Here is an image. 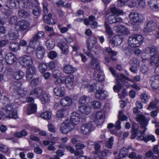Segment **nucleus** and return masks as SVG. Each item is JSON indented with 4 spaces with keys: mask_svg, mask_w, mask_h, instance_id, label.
<instances>
[{
    "mask_svg": "<svg viewBox=\"0 0 159 159\" xmlns=\"http://www.w3.org/2000/svg\"><path fill=\"white\" fill-rule=\"evenodd\" d=\"M97 42L96 38L93 35L88 37L87 40L86 47L87 51L85 54L87 56L93 57V54H103L104 52L102 48L98 45H95Z\"/></svg>",
    "mask_w": 159,
    "mask_h": 159,
    "instance_id": "1",
    "label": "nucleus"
},
{
    "mask_svg": "<svg viewBox=\"0 0 159 159\" xmlns=\"http://www.w3.org/2000/svg\"><path fill=\"white\" fill-rule=\"evenodd\" d=\"M20 63L23 67H30L26 70V76L27 80H30L36 73V68L34 66H31L33 63L31 57L27 55L23 56L20 58Z\"/></svg>",
    "mask_w": 159,
    "mask_h": 159,
    "instance_id": "2",
    "label": "nucleus"
},
{
    "mask_svg": "<svg viewBox=\"0 0 159 159\" xmlns=\"http://www.w3.org/2000/svg\"><path fill=\"white\" fill-rule=\"evenodd\" d=\"M146 52L147 53L142 52L141 54V57L143 61L148 60L147 56L148 53H150L151 63L157 66L159 64V53L157 48L156 47H148L146 48Z\"/></svg>",
    "mask_w": 159,
    "mask_h": 159,
    "instance_id": "3",
    "label": "nucleus"
},
{
    "mask_svg": "<svg viewBox=\"0 0 159 159\" xmlns=\"http://www.w3.org/2000/svg\"><path fill=\"white\" fill-rule=\"evenodd\" d=\"M2 109L7 114V115L5 116L6 118L13 119L18 118L17 111L16 108V106L14 103H12L10 104L7 105L3 107Z\"/></svg>",
    "mask_w": 159,
    "mask_h": 159,
    "instance_id": "4",
    "label": "nucleus"
},
{
    "mask_svg": "<svg viewBox=\"0 0 159 159\" xmlns=\"http://www.w3.org/2000/svg\"><path fill=\"white\" fill-rule=\"evenodd\" d=\"M144 38L140 34H134L128 39V43L131 48L139 47L143 42Z\"/></svg>",
    "mask_w": 159,
    "mask_h": 159,
    "instance_id": "5",
    "label": "nucleus"
},
{
    "mask_svg": "<svg viewBox=\"0 0 159 159\" xmlns=\"http://www.w3.org/2000/svg\"><path fill=\"white\" fill-rule=\"evenodd\" d=\"M72 126H74L68 120H66L61 123L60 131L63 134H67L73 129V128L72 127Z\"/></svg>",
    "mask_w": 159,
    "mask_h": 159,
    "instance_id": "6",
    "label": "nucleus"
},
{
    "mask_svg": "<svg viewBox=\"0 0 159 159\" xmlns=\"http://www.w3.org/2000/svg\"><path fill=\"white\" fill-rule=\"evenodd\" d=\"M48 4L46 2L43 3V9L44 14L43 17V20L45 23L49 25L52 24V23L51 22L52 15V13H49L47 15L46 14L48 13V9L47 7Z\"/></svg>",
    "mask_w": 159,
    "mask_h": 159,
    "instance_id": "7",
    "label": "nucleus"
},
{
    "mask_svg": "<svg viewBox=\"0 0 159 159\" xmlns=\"http://www.w3.org/2000/svg\"><path fill=\"white\" fill-rule=\"evenodd\" d=\"M58 47L61 51V53L64 55L68 54L69 47L67 44L63 40L60 39L57 42Z\"/></svg>",
    "mask_w": 159,
    "mask_h": 159,
    "instance_id": "8",
    "label": "nucleus"
},
{
    "mask_svg": "<svg viewBox=\"0 0 159 159\" xmlns=\"http://www.w3.org/2000/svg\"><path fill=\"white\" fill-rule=\"evenodd\" d=\"M99 54L95 53V54H93V57L88 56L89 57L91 58V60L90 61L91 67L92 68L96 70L94 72L93 75H95V72L98 71H100V72H102L101 69L99 66V63L94 57L95 56H97V55Z\"/></svg>",
    "mask_w": 159,
    "mask_h": 159,
    "instance_id": "9",
    "label": "nucleus"
},
{
    "mask_svg": "<svg viewBox=\"0 0 159 159\" xmlns=\"http://www.w3.org/2000/svg\"><path fill=\"white\" fill-rule=\"evenodd\" d=\"M45 33L43 31H38L33 36L32 38L30 40L35 43L36 45H40V40L44 37Z\"/></svg>",
    "mask_w": 159,
    "mask_h": 159,
    "instance_id": "10",
    "label": "nucleus"
},
{
    "mask_svg": "<svg viewBox=\"0 0 159 159\" xmlns=\"http://www.w3.org/2000/svg\"><path fill=\"white\" fill-rule=\"evenodd\" d=\"M108 93L105 90L99 88L96 90L95 96L97 98L100 100L106 99L108 97Z\"/></svg>",
    "mask_w": 159,
    "mask_h": 159,
    "instance_id": "11",
    "label": "nucleus"
},
{
    "mask_svg": "<svg viewBox=\"0 0 159 159\" xmlns=\"http://www.w3.org/2000/svg\"><path fill=\"white\" fill-rule=\"evenodd\" d=\"M156 75H153L150 79V83L152 88L154 89H159V75L156 73Z\"/></svg>",
    "mask_w": 159,
    "mask_h": 159,
    "instance_id": "12",
    "label": "nucleus"
},
{
    "mask_svg": "<svg viewBox=\"0 0 159 159\" xmlns=\"http://www.w3.org/2000/svg\"><path fill=\"white\" fill-rule=\"evenodd\" d=\"M29 25L30 23L27 21L24 20H20L17 22L16 24L15 28H16L18 27L19 31H24L29 28Z\"/></svg>",
    "mask_w": 159,
    "mask_h": 159,
    "instance_id": "13",
    "label": "nucleus"
},
{
    "mask_svg": "<svg viewBox=\"0 0 159 159\" xmlns=\"http://www.w3.org/2000/svg\"><path fill=\"white\" fill-rule=\"evenodd\" d=\"M157 24L153 20L148 21L147 22L146 26L144 28L143 31L145 34L151 32L155 29Z\"/></svg>",
    "mask_w": 159,
    "mask_h": 159,
    "instance_id": "14",
    "label": "nucleus"
},
{
    "mask_svg": "<svg viewBox=\"0 0 159 159\" xmlns=\"http://www.w3.org/2000/svg\"><path fill=\"white\" fill-rule=\"evenodd\" d=\"M139 14L135 12L131 13L129 15L130 22L132 24L137 22H141L143 20L139 17Z\"/></svg>",
    "mask_w": 159,
    "mask_h": 159,
    "instance_id": "15",
    "label": "nucleus"
},
{
    "mask_svg": "<svg viewBox=\"0 0 159 159\" xmlns=\"http://www.w3.org/2000/svg\"><path fill=\"white\" fill-rule=\"evenodd\" d=\"M5 59L7 64L12 65L17 61V59L15 54L11 53H8L5 56Z\"/></svg>",
    "mask_w": 159,
    "mask_h": 159,
    "instance_id": "16",
    "label": "nucleus"
},
{
    "mask_svg": "<svg viewBox=\"0 0 159 159\" xmlns=\"http://www.w3.org/2000/svg\"><path fill=\"white\" fill-rule=\"evenodd\" d=\"M36 45L30 41L28 45L24 48V52L25 53L32 55L34 52Z\"/></svg>",
    "mask_w": 159,
    "mask_h": 159,
    "instance_id": "17",
    "label": "nucleus"
},
{
    "mask_svg": "<svg viewBox=\"0 0 159 159\" xmlns=\"http://www.w3.org/2000/svg\"><path fill=\"white\" fill-rule=\"evenodd\" d=\"M70 117V121L74 126L79 123L81 116L76 112H73Z\"/></svg>",
    "mask_w": 159,
    "mask_h": 159,
    "instance_id": "18",
    "label": "nucleus"
},
{
    "mask_svg": "<svg viewBox=\"0 0 159 159\" xmlns=\"http://www.w3.org/2000/svg\"><path fill=\"white\" fill-rule=\"evenodd\" d=\"M103 116L102 111H98L96 112L95 116L94 121L97 125L100 126L103 123L104 120L102 118Z\"/></svg>",
    "mask_w": 159,
    "mask_h": 159,
    "instance_id": "19",
    "label": "nucleus"
},
{
    "mask_svg": "<svg viewBox=\"0 0 159 159\" xmlns=\"http://www.w3.org/2000/svg\"><path fill=\"white\" fill-rule=\"evenodd\" d=\"M136 120L142 128L145 127L148 124L149 120L147 119L145 116L142 114L139 115L136 118Z\"/></svg>",
    "mask_w": 159,
    "mask_h": 159,
    "instance_id": "20",
    "label": "nucleus"
},
{
    "mask_svg": "<svg viewBox=\"0 0 159 159\" xmlns=\"http://www.w3.org/2000/svg\"><path fill=\"white\" fill-rule=\"evenodd\" d=\"M93 127V125L91 123L84 124L81 126V132L84 135H87L91 131Z\"/></svg>",
    "mask_w": 159,
    "mask_h": 159,
    "instance_id": "21",
    "label": "nucleus"
},
{
    "mask_svg": "<svg viewBox=\"0 0 159 159\" xmlns=\"http://www.w3.org/2000/svg\"><path fill=\"white\" fill-rule=\"evenodd\" d=\"M139 129L138 125L135 122L133 123L131 127V139H134L135 138L138 134Z\"/></svg>",
    "mask_w": 159,
    "mask_h": 159,
    "instance_id": "22",
    "label": "nucleus"
},
{
    "mask_svg": "<svg viewBox=\"0 0 159 159\" xmlns=\"http://www.w3.org/2000/svg\"><path fill=\"white\" fill-rule=\"evenodd\" d=\"M108 23L110 24L113 23H120L123 22V20L118 16L111 15L108 16Z\"/></svg>",
    "mask_w": 159,
    "mask_h": 159,
    "instance_id": "23",
    "label": "nucleus"
},
{
    "mask_svg": "<svg viewBox=\"0 0 159 159\" xmlns=\"http://www.w3.org/2000/svg\"><path fill=\"white\" fill-rule=\"evenodd\" d=\"M38 47L36 50V56L37 57L41 59L43 57L45 54L44 48L40 45H37Z\"/></svg>",
    "mask_w": 159,
    "mask_h": 159,
    "instance_id": "24",
    "label": "nucleus"
},
{
    "mask_svg": "<svg viewBox=\"0 0 159 159\" xmlns=\"http://www.w3.org/2000/svg\"><path fill=\"white\" fill-rule=\"evenodd\" d=\"M54 92L55 95L59 97H63L65 93V88L63 86L60 85L57 86L54 89Z\"/></svg>",
    "mask_w": 159,
    "mask_h": 159,
    "instance_id": "25",
    "label": "nucleus"
},
{
    "mask_svg": "<svg viewBox=\"0 0 159 159\" xmlns=\"http://www.w3.org/2000/svg\"><path fill=\"white\" fill-rule=\"evenodd\" d=\"M91 110V107L86 106V104H81L79 106L78 110L82 114L87 115L90 112Z\"/></svg>",
    "mask_w": 159,
    "mask_h": 159,
    "instance_id": "26",
    "label": "nucleus"
},
{
    "mask_svg": "<svg viewBox=\"0 0 159 159\" xmlns=\"http://www.w3.org/2000/svg\"><path fill=\"white\" fill-rule=\"evenodd\" d=\"M72 100L68 96L65 97L61 99L60 103L63 107H66L71 105L72 103Z\"/></svg>",
    "mask_w": 159,
    "mask_h": 159,
    "instance_id": "27",
    "label": "nucleus"
},
{
    "mask_svg": "<svg viewBox=\"0 0 159 159\" xmlns=\"http://www.w3.org/2000/svg\"><path fill=\"white\" fill-rule=\"evenodd\" d=\"M44 93L42 88L40 87H37L30 91L29 95H34L39 98Z\"/></svg>",
    "mask_w": 159,
    "mask_h": 159,
    "instance_id": "28",
    "label": "nucleus"
},
{
    "mask_svg": "<svg viewBox=\"0 0 159 159\" xmlns=\"http://www.w3.org/2000/svg\"><path fill=\"white\" fill-rule=\"evenodd\" d=\"M84 148V144L80 143H77L75 146V150L74 152L75 155L78 156L83 155L84 152L82 149Z\"/></svg>",
    "mask_w": 159,
    "mask_h": 159,
    "instance_id": "29",
    "label": "nucleus"
},
{
    "mask_svg": "<svg viewBox=\"0 0 159 159\" xmlns=\"http://www.w3.org/2000/svg\"><path fill=\"white\" fill-rule=\"evenodd\" d=\"M19 2L18 0H10L7 2L5 6L10 9H15L17 8Z\"/></svg>",
    "mask_w": 159,
    "mask_h": 159,
    "instance_id": "30",
    "label": "nucleus"
},
{
    "mask_svg": "<svg viewBox=\"0 0 159 159\" xmlns=\"http://www.w3.org/2000/svg\"><path fill=\"white\" fill-rule=\"evenodd\" d=\"M148 4L151 9L159 8V0H148Z\"/></svg>",
    "mask_w": 159,
    "mask_h": 159,
    "instance_id": "31",
    "label": "nucleus"
},
{
    "mask_svg": "<svg viewBox=\"0 0 159 159\" xmlns=\"http://www.w3.org/2000/svg\"><path fill=\"white\" fill-rule=\"evenodd\" d=\"M63 70L66 74H71L74 73L76 69L70 65L66 64L64 66Z\"/></svg>",
    "mask_w": 159,
    "mask_h": 159,
    "instance_id": "32",
    "label": "nucleus"
},
{
    "mask_svg": "<svg viewBox=\"0 0 159 159\" xmlns=\"http://www.w3.org/2000/svg\"><path fill=\"white\" fill-rule=\"evenodd\" d=\"M74 78L70 76L67 77H64V84H65L67 88L72 87L73 84Z\"/></svg>",
    "mask_w": 159,
    "mask_h": 159,
    "instance_id": "33",
    "label": "nucleus"
},
{
    "mask_svg": "<svg viewBox=\"0 0 159 159\" xmlns=\"http://www.w3.org/2000/svg\"><path fill=\"white\" fill-rule=\"evenodd\" d=\"M37 106L36 104H31L28 106L27 108V114L29 115L35 113L37 110Z\"/></svg>",
    "mask_w": 159,
    "mask_h": 159,
    "instance_id": "34",
    "label": "nucleus"
},
{
    "mask_svg": "<svg viewBox=\"0 0 159 159\" xmlns=\"http://www.w3.org/2000/svg\"><path fill=\"white\" fill-rule=\"evenodd\" d=\"M39 98L42 104H45L49 101L50 96L49 94L44 92L42 94Z\"/></svg>",
    "mask_w": 159,
    "mask_h": 159,
    "instance_id": "35",
    "label": "nucleus"
},
{
    "mask_svg": "<svg viewBox=\"0 0 159 159\" xmlns=\"http://www.w3.org/2000/svg\"><path fill=\"white\" fill-rule=\"evenodd\" d=\"M116 28V30L118 33L125 34H129V32L127 29L124 25H118Z\"/></svg>",
    "mask_w": 159,
    "mask_h": 159,
    "instance_id": "36",
    "label": "nucleus"
},
{
    "mask_svg": "<svg viewBox=\"0 0 159 159\" xmlns=\"http://www.w3.org/2000/svg\"><path fill=\"white\" fill-rule=\"evenodd\" d=\"M122 42V39L119 35H116L111 39V43L115 46L120 45Z\"/></svg>",
    "mask_w": 159,
    "mask_h": 159,
    "instance_id": "37",
    "label": "nucleus"
},
{
    "mask_svg": "<svg viewBox=\"0 0 159 159\" xmlns=\"http://www.w3.org/2000/svg\"><path fill=\"white\" fill-rule=\"evenodd\" d=\"M52 113L51 111H46L41 112L40 114V116L44 120H48L51 118Z\"/></svg>",
    "mask_w": 159,
    "mask_h": 159,
    "instance_id": "38",
    "label": "nucleus"
},
{
    "mask_svg": "<svg viewBox=\"0 0 159 159\" xmlns=\"http://www.w3.org/2000/svg\"><path fill=\"white\" fill-rule=\"evenodd\" d=\"M9 48L11 51L14 52H16L20 49L19 43L17 42L11 43Z\"/></svg>",
    "mask_w": 159,
    "mask_h": 159,
    "instance_id": "39",
    "label": "nucleus"
},
{
    "mask_svg": "<svg viewBox=\"0 0 159 159\" xmlns=\"http://www.w3.org/2000/svg\"><path fill=\"white\" fill-rule=\"evenodd\" d=\"M24 73L22 70H18L13 74V78L16 80H20L24 76Z\"/></svg>",
    "mask_w": 159,
    "mask_h": 159,
    "instance_id": "40",
    "label": "nucleus"
},
{
    "mask_svg": "<svg viewBox=\"0 0 159 159\" xmlns=\"http://www.w3.org/2000/svg\"><path fill=\"white\" fill-rule=\"evenodd\" d=\"M55 41L52 39H48L46 42V45L48 49H52L55 46Z\"/></svg>",
    "mask_w": 159,
    "mask_h": 159,
    "instance_id": "41",
    "label": "nucleus"
},
{
    "mask_svg": "<svg viewBox=\"0 0 159 159\" xmlns=\"http://www.w3.org/2000/svg\"><path fill=\"white\" fill-rule=\"evenodd\" d=\"M28 134L27 131L24 129H23L20 132H17L14 134L15 137L20 138L23 137H25Z\"/></svg>",
    "mask_w": 159,
    "mask_h": 159,
    "instance_id": "42",
    "label": "nucleus"
},
{
    "mask_svg": "<svg viewBox=\"0 0 159 159\" xmlns=\"http://www.w3.org/2000/svg\"><path fill=\"white\" fill-rule=\"evenodd\" d=\"M19 16L22 18H29L30 16V14L27 11L23 9H20L18 12Z\"/></svg>",
    "mask_w": 159,
    "mask_h": 159,
    "instance_id": "43",
    "label": "nucleus"
},
{
    "mask_svg": "<svg viewBox=\"0 0 159 159\" xmlns=\"http://www.w3.org/2000/svg\"><path fill=\"white\" fill-rule=\"evenodd\" d=\"M111 12L114 15L118 16L123 14V12L119 9L117 8L116 7H111L110 8Z\"/></svg>",
    "mask_w": 159,
    "mask_h": 159,
    "instance_id": "44",
    "label": "nucleus"
},
{
    "mask_svg": "<svg viewBox=\"0 0 159 159\" xmlns=\"http://www.w3.org/2000/svg\"><path fill=\"white\" fill-rule=\"evenodd\" d=\"M47 65V63L43 62L39 64L38 69L40 73H43L48 70Z\"/></svg>",
    "mask_w": 159,
    "mask_h": 159,
    "instance_id": "45",
    "label": "nucleus"
},
{
    "mask_svg": "<svg viewBox=\"0 0 159 159\" xmlns=\"http://www.w3.org/2000/svg\"><path fill=\"white\" fill-rule=\"evenodd\" d=\"M2 16H0L2 18L5 20V19L8 18L9 16H10L12 13V11L11 10L4 9V11L2 12Z\"/></svg>",
    "mask_w": 159,
    "mask_h": 159,
    "instance_id": "46",
    "label": "nucleus"
},
{
    "mask_svg": "<svg viewBox=\"0 0 159 159\" xmlns=\"http://www.w3.org/2000/svg\"><path fill=\"white\" fill-rule=\"evenodd\" d=\"M8 36L11 40H15L18 38L19 36L17 33H16L14 30H10L8 33Z\"/></svg>",
    "mask_w": 159,
    "mask_h": 159,
    "instance_id": "47",
    "label": "nucleus"
},
{
    "mask_svg": "<svg viewBox=\"0 0 159 159\" xmlns=\"http://www.w3.org/2000/svg\"><path fill=\"white\" fill-rule=\"evenodd\" d=\"M130 148L129 147L128 148L125 147L121 148L119 153V156H120L121 157H125L127 156L129 150Z\"/></svg>",
    "mask_w": 159,
    "mask_h": 159,
    "instance_id": "48",
    "label": "nucleus"
},
{
    "mask_svg": "<svg viewBox=\"0 0 159 159\" xmlns=\"http://www.w3.org/2000/svg\"><path fill=\"white\" fill-rule=\"evenodd\" d=\"M101 71L102 72H100L98 71L95 72V74L97 73H98L97 75V78L98 79V81L100 82L104 81L105 80V75L103 74V71L102 70ZM95 75L96 74L93 75L95 76Z\"/></svg>",
    "mask_w": 159,
    "mask_h": 159,
    "instance_id": "49",
    "label": "nucleus"
},
{
    "mask_svg": "<svg viewBox=\"0 0 159 159\" xmlns=\"http://www.w3.org/2000/svg\"><path fill=\"white\" fill-rule=\"evenodd\" d=\"M104 26L106 33L109 36H112L113 34V33L109 25L107 23L105 22L104 23Z\"/></svg>",
    "mask_w": 159,
    "mask_h": 159,
    "instance_id": "50",
    "label": "nucleus"
},
{
    "mask_svg": "<svg viewBox=\"0 0 159 159\" xmlns=\"http://www.w3.org/2000/svg\"><path fill=\"white\" fill-rule=\"evenodd\" d=\"M17 92L18 95L22 98L25 97L27 93L26 89L25 88L22 89L20 88L19 90L17 91Z\"/></svg>",
    "mask_w": 159,
    "mask_h": 159,
    "instance_id": "51",
    "label": "nucleus"
},
{
    "mask_svg": "<svg viewBox=\"0 0 159 159\" xmlns=\"http://www.w3.org/2000/svg\"><path fill=\"white\" fill-rule=\"evenodd\" d=\"M140 98L142 102L143 103H146L148 102L149 96L146 93H142L140 95Z\"/></svg>",
    "mask_w": 159,
    "mask_h": 159,
    "instance_id": "52",
    "label": "nucleus"
},
{
    "mask_svg": "<svg viewBox=\"0 0 159 159\" xmlns=\"http://www.w3.org/2000/svg\"><path fill=\"white\" fill-rule=\"evenodd\" d=\"M5 20L2 18L0 16V33L2 34H5L6 33V29L3 26Z\"/></svg>",
    "mask_w": 159,
    "mask_h": 159,
    "instance_id": "53",
    "label": "nucleus"
},
{
    "mask_svg": "<svg viewBox=\"0 0 159 159\" xmlns=\"http://www.w3.org/2000/svg\"><path fill=\"white\" fill-rule=\"evenodd\" d=\"M66 110V108H62L58 110L56 113V116L58 118H62L64 116Z\"/></svg>",
    "mask_w": 159,
    "mask_h": 159,
    "instance_id": "54",
    "label": "nucleus"
},
{
    "mask_svg": "<svg viewBox=\"0 0 159 159\" xmlns=\"http://www.w3.org/2000/svg\"><path fill=\"white\" fill-rule=\"evenodd\" d=\"M88 97L85 95L81 96L78 100L79 103L81 105L87 104L88 103L87 100L89 98Z\"/></svg>",
    "mask_w": 159,
    "mask_h": 159,
    "instance_id": "55",
    "label": "nucleus"
},
{
    "mask_svg": "<svg viewBox=\"0 0 159 159\" xmlns=\"http://www.w3.org/2000/svg\"><path fill=\"white\" fill-rule=\"evenodd\" d=\"M96 84L95 83H93L92 84H87L86 86L89 92L90 93L93 91L94 92L96 88Z\"/></svg>",
    "mask_w": 159,
    "mask_h": 159,
    "instance_id": "56",
    "label": "nucleus"
},
{
    "mask_svg": "<svg viewBox=\"0 0 159 159\" xmlns=\"http://www.w3.org/2000/svg\"><path fill=\"white\" fill-rule=\"evenodd\" d=\"M48 70H52L54 69L56 66V62L54 61H51L47 63Z\"/></svg>",
    "mask_w": 159,
    "mask_h": 159,
    "instance_id": "57",
    "label": "nucleus"
},
{
    "mask_svg": "<svg viewBox=\"0 0 159 159\" xmlns=\"http://www.w3.org/2000/svg\"><path fill=\"white\" fill-rule=\"evenodd\" d=\"M148 139V135H145V136L141 135L138 136L137 138V139L138 140L140 141H143L146 143L149 141Z\"/></svg>",
    "mask_w": 159,
    "mask_h": 159,
    "instance_id": "58",
    "label": "nucleus"
},
{
    "mask_svg": "<svg viewBox=\"0 0 159 159\" xmlns=\"http://www.w3.org/2000/svg\"><path fill=\"white\" fill-rule=\"evenodd\" d=\"M39 82V78H34L32 80L30 83V85L32 87H35Z\"/></svg>",
    "mask_w": 159,
    "mask_h": 159,
    "instance_id": "59",
    "label": "nucleus"
},
{
    "mask_svg": "<svg viewBox=\"0 0 159 159\" xmlns=\"http://www.w3.org/2000/svg\"><path fill=\"white\" fill-rule=\"evenodd\" d=\"M48 56L50 59H53L57 57V54L55 51H51L48 53Z\"/></svg>",
    "mask_w": 159,
    "mask_h": 159,
    "instance_id": "60",
    "label": "nucleus"
},
{
    "mask_svg": "<svg viewBox=\"0 0 159 159\" xmlns=\"http://www.w3.org/2000/svg\"><path fill=\"white\" fill-rule=\"evenodd\" d=\"M123 51L126 56H129L132 53V50L128 47H126L123 48Z\"/></svg>",
    "mask_w": 159,
    "mask_h": 159,
    "instance_id": "61",
    "label": "nucleus"
},
{
    "mask_svg": "<svg viewBox=\"0 0 159 159\" xmlns=\"http://www.w3.org/2000/svg\"><path fill=\"white\" fill-rule=\"evenodd\" d=\"M55 83L58 86H62L61 85L64 84V77H61V78L57 79L55 81Z\"/></svg>",
    "mask_w": 159,
    "mask_h": 159,
    "instance_id": "62",
    "label": "nucleus"
},
{
    "mask_svg": "<svg viewBox=\"0 0 159 159\" xmlns=\"http://www.w3.org/2000/svg\"><path fill=\"white\" fill-rule=\"evenodd\" d=\"M54 78H57L61 75V72L60 70L56 69L52 72Z\"/></svg>",
    "mask_w": 159,
    "mask_h": 159,
    "instance_id": "63",
    "label": "nucleus"
},
{
    "mask_svg": "<svg viewBox=\"0 0 159 159\" xmlns=\"http://www.w3.org/2000/svg\"><path fill=\"white\" fill-rule=\"evenodd\" d=\"M92 105L94 109L100 108L101 106V104L99 101H94L92 102Z\"/></svg>",
    "mask_w": 159,
    "mask_h": 159,
    "instance_id": "64",
    "label": "nucleus"
}]
</instances>
